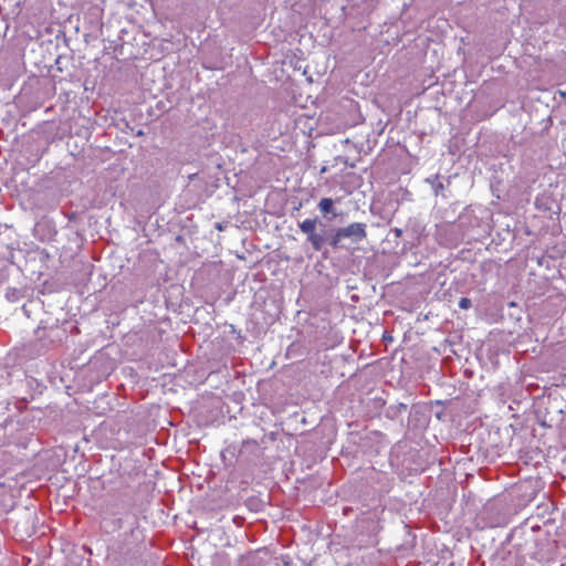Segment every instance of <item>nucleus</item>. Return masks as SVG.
I'll return each instance as SVG.
<instances>
[{
  "mask_svg": "<svg viewBox=\"0 0 566 566\" xmlns=\"http://www.w3.org/2000/svg\"><path fill=\"white\" fill-rule=\"evenodd\" d=\"M345 238L350 239L354 243L363 241L367 238L366 224L361 222H353L347 227L337 229L331 239V245L334 248L342 247L340 243Z\"/></svg>",
  "mask_w": 566,
  "mask_h": 566,
  "instance_id": "nucleus-1",
  "label": "nucleus"
},
{
  "mask_svg": "<svg viewBox=\"0 0 566 566\" xmlns=\"http://www.w3.org/2000/svg\"><path fill=\"white\" fill-rule=\"evenodd\" d=\"M316 224H317V220L316 219H305L304 221H302L300 223V229L303 233H305L307 235V238L310 235H312L313 233H315V229H316Z\"/></svg>",
  "mask_w": 566,
  "mask_h": 566,
  "instance_id": "nucleus-2",
  "label": "nucleus"
},
{
  "mask_svg": "<svg viewBox=\"0 0 566 566\" xmlns=\"http://www.w3.org/2000/svg\"><path fill=\"white\" fill-rule=\"evenodd\" d=\"M307 241L311 243L312 248L315 250V251H321L322 248H323V244H324V238L323 235L318 234V233H313L312 235H310L307 238Z\"/></svg>",
  "mask_w": 566,
  "mask_h": 566,
  "instance_id": "nucleus-3",
  "label": "nucleus"
},
{
  "mask_svg": "<svg viewBox=\"0 0 566 566\" xmlns=\"http://www.w3.org/2000/svg\"><path fill=\"white\" fill-rule=\"evenodd\" d=\"M333 206L334 202L332 198H322L318 202V209L324 214L332 212Z\"/></svg>",
  "mask_w": 566,
  "mask_h": 566,
  "instance_id": "nucleus-4",
  "label": "nucleus"
},
{
  "mask_svg": "<svg viewBox=\"0 0 566 566\" xmlns=\"http://www.w3.org/2000/svg\"><path fill=\"white\" fill-rule=\"evenodd\" d=\"M472 306V302L469 297H461L459 301V307L462 310H469Z\"/></svg>",
  "mask_w": 566,
  "mask_h": 566,
  "instance_id": "nucleus-5",
  "label": "nucleus"
},
{
  "mask_svg": "<svg viewBox=\"0 0 566 566\" xmlns=\"http://www.w3.org/2000/svg\"><path fill=\"white\" fill-rule=\"evenodd\" d=\"M401 233H402V231H401L400 229H396V230H395V234H396V237H400V235H401Z\"/></svg>",
  "mask_w": 566,
  "mask_h": 566,
  "instance_id": "nucleus-6",
  "label": "nucleus"
}]
</instances>
